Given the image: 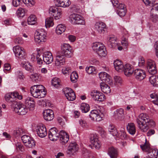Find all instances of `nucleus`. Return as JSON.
Masks as SVG:
<instances>
[{
  "label": "nucleus",
  "mask_w": 158,
  "mask_h": 158,
  "mask_svg": "<svg viewBox=\"0 0 158 158\" xmlns=\"http://www.w3.org/2000/svg\"><path fill=\"white\" fill-rule=\"evenodd\" d=\"M37 19L35 15H31L28 18L27 22L28 25H33L35 24Z\"/></svg>",
  "instance_id": "nucleus-38"
},
{
  "label": "nucleus",
  "mask_w": 158,
  "mask_h": 158,
  "mask_svg": "<svg viewBox=\"0 0 158 158\" xmlns=\"http://www.w3.org/2000/svg\"><path fill=\"white\" fill-rule=\"evenodd\" d=\"M15 73L17 78L22 81L23 80V78L24 77L22 72L19 71H17L15 72Z\"/></svg>",
  "instance_id": "nucleus-58"
},
{
  "label": "nucleus",
  "mask_w": 158,
  "mask_h": 158,
  "mask_svg": "<svg viewBox=\"0 0 158 158\" xmlns=\"http://www.w3.org/2000/svg\"><path fill=\"white\" fill-rule=\"evenodd\" d=\"M62 14V10L60 8H59L56 13H55V14L53 15H54V19L56 20L60 19L61 17Z\"/></svg>",
  "instance_id": "nucleus-49"
},
{
  "label": "nucleus",
  "mask_w": 158,
  "mask_h": 158,
  "mask_svg": "<svg viewBox=\"0 0 158 158\" xmlns=\"http://www.w3.org/2000/svg\"><path fill=\"white\" fill-rule=\"evenodd\" d=\"M60 80L58 78L55 77L52 81V85L56 88H58L60 85Z\"/></svg>",
  "instance_id": "nucleus-42"
},
{
  "label": "nucleus",
  "mask_w": 158,
  "mask_h": 158,
  "mask_svg": "<svg viewBox=\"0 0 158 158\" xmlns=\"http://www.w3.org/2000/svg\"><path fill=\"white\" fill-rule=\"evenodd\" d=\"M127 128L129 133L132 135H134L136 132V128L134 124L132 123H128Z\"/></svg>",
  "instance_id": "nucleus-33"
},
{
  "label": "nucleus",
  "mask_w": 158,
  "mask_h": 158,
  "mask_svg": "<svg viewBox=\"0 0 158 158\" xmlns=\"http://www.w3.org/2000/svg\"><path fill=\"white\" fill-rule=\"evenodd\" d=\"M64 56L61 54L56 56L55 61V64L56 66H61L64 64L65 59Z\"/></svg>",
  "instance_id": "nucleus-29"
},
{
  "label": "nucleus",
  "mask_w": 158,
  "mask_h": 158,
  "mask_svg": "<svg viewBox=\"0 0 158 158\" xmlns=\"http://www.w3.org/2000/svg\"><path fill=\"white\" fill-rule=\"evenodd\" d=\"M59 8H57L55 6H51L49 9V13H56V11L58 10Z\"/></svg>",
  "instance_id": "nucleus-62"
},
{
  "label": "nucleus",
  "mask_w": 158,
  "mask_h": 158,
  "mask_svg": "<svg viewBox=\"0 0 158 158\" xmlns=\"http://www.w3.org/2000/svg\"><path fill=\"white\" fill-rule=\"evenodd\" d=\"M23 2L27 6H33L35 3L33 0H22Z\"/></svg>",
  "instance_id": "nucleus-59"
},
{
  "label": "nucleus",
  "mask_w": 158,
  "mask_h": 158,
  "mask_svg": "<svg viewBox=\"0 0 158 158\" xmlns=\"http://www.w3.org/2000/svg\"><path fill=\"white\" fill-rule=\"evenodd\" d=\"M113 116L116 119L122 120L124 118L123 109L119 108L116 110L114 112Z\"/></svg>",
  "instance_id": "nucleus-24"
},
{
  "label": "nucleus",
  "mask_w": 158,
  "mask_h": 158,
  "mask_svg": "<svg viewBox=\"0 0 158 158\" xmlns=\"http://www.w3.org/2000/svg\"><path fill=\"white\" fill-rule=\"evenodd\" d=\"M79 147L75 143H70L68 146L67 153L70 155H74L75 153L78 150Z\"/></svg>",
  "instance_id": "nucleus-20"
},
{
  "label": "nucleus",
  "mask_w": 158,
  "mask_h": 158,
  "mask_svg": "<svg viewBox=\"0 0 158 158\" xmlns=\"http://www.w3.org/2000/svg\"><path fill=\"white\" fill-rule=\"evenodd\" d=\"M90 142L91 143L89 145L91 148H95L96 149H98L101 146V143L98 140V136L96 134H91L90 136Z\"/></svg>",
  "instance_id": "nucleus-9"
},
{
  "label": "nucleus",
  "mask_w": 158,
  "mask_h": 158,
  "mask_svg": "<svg viewBox=\"0 0 158 158\" xmlns=\"http://www.w3.org/2000/svg\"><path fill=\"white\" fill-rule=\"evenodd\" d=\"M128 36V35H126L125 37L123 36V37L121 41V44L123 46H124L125 47H127L128 46V42L127 38Z\"/></svg>",
  "instance_id": "nucleus-56"
},
{
  "label": "nucleus",
  "mask_w": 158,
  "mask_h": 158,
  "mask_svg": "<svg viewBox=\"0 0 158 158\" xmlns=\"http://www.w3.org/2000/svg\"><path fill=\"white\" fill-rule=\"evenodd\" d=\"M46 32L43 29L36 30L34 36L35 42L39 44L41 42H45L46 40Z\"/></svg>",
  "instance_id": "nucleus-6"
},
{
  "label": "nucleus",
  "mask_w": 158,
  "mask_h": 158,
  "mask_svg": "<svg viewBox=\"0 0 158 158\" xmlns=\"http://www.w3.org/2000/svg\"><path fill=\"white\" fill-rule=\"evenodd\" d=\"M12 110L18 114L21 115L26 114L28 111L26 106L22 104L15 102L12 106Z\"/></svg>",
  "instance_id": "nucleus-4"
},
{
  "label": "nucleus",
  "mask_w": 158,
  "mask_h": 158,
  "mask_svg": "<svg viewBox=\"0 0 158 158\" xmlns=\"http://www.w3.org/2000/svg\"><path fill=\"white\" fill-rule=\"evenodd\" d=\"M13 51L15 56L18 57L19 59L23 60L25 58V53L23 48L17 45L13 47Z\"/></svg>",
  "instance_id": "nucleus-12"
},
{
  "label": "nucleus",
  "mask_w": 158,
  "mask_h": 158,
  "mask_svg": "<svg viewBox=\"0 0 158 158\" xmlns=\"http://www.w3.org/2000/svg\"><path fill=\"white\" fill-rule=\"evenodd\" d=\"M21 66L25 69L28 71L32 70V66L30 63L26 61H23L21 63Z\"/></svg>",
  "instance_id": "nucleus-36"
},
{
  "label": "nucleus",
  "mask_w": 158,
  "mask_h": 158,
  "mask_svg": "<svg viewBox=\"0 0 158 158\" xmlns=\"http://www.w3.org/2000/svg\"><path fill=\"white\" fill-rule=\"evenodd\" d=\"M91 95L95 100L98 101H102L105 99V96L101 92L97 90H94L91 93Z\"/></svg>",
  "instance_id": "nucleus-15"
},
{
  "label": "nucleus",
  "mask_w": 158,
  "mask_h": 158,
  "mask_svg": "<svg viewBox=\"0 0 158 158\" xmlns=\"http://www.w3.org/2000/svg\"><path fill=\"white\" fill-rule=\"evenodd\" d=\"M147 68L148 72L151 74L153 75L156 73L155 63L154 61L152 60H148L147 62Z\"/></svg>",
  "instance_id": "nucleus-18"
},
{
  "label": "nucleus",
  "mask_w": 158,
  "mask_h": 158,
  "mask_svg": "<svg viewBox=\"0 0 158 158\" xmlns=\"http://www.w3.org/2000/svg\"><path fill=\"white\" fill-rule=\"evenodd\" d=\"M24 133V130L21 128H19L14 131L13 134L15 136L17 137L20 136Z\"/></svg>",
  "instance_id": "nucleus-43"
},
{
  "label": "nucleus",
  "mask_w": 158,
  "mask_h": 158,
  "mask_svg": "<svg viewBox=\"0 0 158 158\" xmlns=\"http://www.w3.org/2000/svg\"><path fill=\"white\" fill-rule=\"evenodd\" d=\"M108 131L111 134L116 137L118 131L114 126L110 125L108 127Z\"/></svg>",
  "instance_id": "nucleus-41"
},
{
  "label": "nucleus",
  "mask_w": 158,
  "mask_h": 158,
  "mask_svg": "<svg viewBox=\"0 0 158 158\" xmlns=\"http://www.w3.org/2000/svg\"><path fill=\"white\" fill-rule=\"evenodd\" d=\"M36 131L38 135L41 138H44L47 135L46 128L43 125L37 127Z\"/></svg>",
  "instance_id": "nucleus-28"
},
{
  "label": "nucleus",
  "mask_w": 158,
  "mask_h": 158,
  "mask_svg": "<svg viewBox=\"0 0 158 158\" xmlns=\"http://www.w3.org/2000/svg\"><path fill=\"white\" fill-rule=\"evenodd\" d=\"M31 78L36 82L40 81L41 79L40 75L36 73L32 74L31 76Z\"/></svg>",
  "instance_id": "nucleus-50"
},
{
  "label": "nucleus",
  "mask_w": 158,
  "mask_h": 158,
  "mask_svg": "<svg viewBox=\"0 0 158 158\" xmlns=\"http://www.w3.org/2000/svg\"><path fill=\"white\" fill-rule=\"evenodd\" d=\"M43 59L44 62L47 64L51 63L53 61V56L52 53L47 51L44 52L43 55Z\"/></svg>",
  "instance_id": "nucleus-23"
},
{
  "label": "nucleus",
  "mask_w": 158,
  "mask_h": 158,
  "mask_svg": "<svg viewBox=\"0 0 158 158\" xmlns=\"http://www.w3.org/2000/svg\"><path fill=\"white\" fill-rule=\"evenodd\" d=\"M127 137L126 133L124 131V129L122 128L119 132H118L117 134L116 135V138H118L122 139H125Z\"/></svg>",
  "instance_id": "nucleus-40"
},
{
  "label": "nucleus",
  "mask_w": 158,
  "mask_h": 158,
  "mask_svg": "<svg viewBox=\"0 0 158 158\" xmlns=\"http://www.w3.org/2000/svg\"><path fill=\"white\" fill-rule=\"evenodd\" d=\"M136 122L138 127L143 132L146 131L150 127H154L155 125L154 121L145 113L140 114L137 118Z\"/></svg>",
  "instance_id": "nucleus-1"
},
{
  "label": "nucleus",
  "mask_w": 158,
  "mask_h": 158,
  "mask_svg": "<svg viewBox=\"0 0 158 158\" xmlns=\"http://www.w3.org/2000/svg\"><path fill=\"white\" fill-rule=\"evenodd\" d=\"M99 77L103 82L109 84L112 83V79L111 77L105 72H101L99 73Z\"/></svg>",
  "instance_id": "nucleus-17"
},
{
  "label": "nucleus",
  "mask_w": 158,
  "mask_h": 158,
  "mask_svg": "<svg viewBox=\"0 0 158 158\" xmlns=\"http://www.w3.org/2000/svg\"><path fill=\"white\" fill-rule=\"evenodd\" d=\"M106 28V26L104 23L101 22H96L94 25V29L95 31L100 34L104 33Z\"/></svg>",
  "instance_id": "nucleus-13"
},
{
  "label": "nucleus",
  "mask_w": 158,
  "mask_h": 158,
  "mask_svg": "<svg viewBox=\"0 0 158 158\" xmlns=\"http://www.w3.org/2000/svg\"><path fill=\"white\" fill-rule=\"evenodd\" d=\"M59 133L57 131V129L55 127L51 128L48 133L49 138L52 141L57 140L59 138Z\"/></svg>",
  "instance_id": "nucleus-19"
},
{
  "label": "nucleus",
  "mask_w": 158,
  "mask_h": 158,
  "mask_svg": "<svg viewBox=\"0 0 158 158\" xmlns=\"http://www.w3.org/2000/svg\"><path fill=\"white\" fill-rule=\"evenodd\" d=\"M16 149L17 151L23 152L25 149L23 145L20 142H17L15 144Z\"/></svg>",
  "instance_id": "nucleus-51"
},
{
  "label": "nucleus",
  "mask_w": 158,
  "mask_h": 158,
  "mask_svg": "<svg viewBox=\"0 0 158 158\" xmlns=\"http://www.w3.org/2000/svg\"><path fill=\"white\" fill-rule=\"evenodd\" d=\"M17 95H18L17 93H16V92H15V95H13L12 97L10 99L9 101H7V102L11 103V104L10 105L11 109H12V106L14 104L15 102L16 103H18L17 102L16 100H17V98H16V96H17Z\"/></svg>",
  "instance_id": "nucleus-48"
},
{
  "label": "nucleus",
  "mask_w": 158,
  "mask_h": 158,
  "mask_svg": "<svg viewBox=\"0 0 158 158\" xmlns=\"http://www.w3.org/2000/svg\"><path fill=\"white\" fill-rule=\"evenodd\" d=\"M71 3L69 0H56V5L58 6L65 8L69 6Z\"/></svg>",
  "instance_id": "nucleus-30"
},
{
  "label": "nucleus",
  "mask_w": 158,
  "mask_h": 158,
  "mask_svg": "<svg viewBox=\"0 0 158 158\" xmlns=\"http://www.w3.org/2000/svg\"><path fill=\"white\" fill-rule=\"evenodd\" d=\"M43 114L44 119L47 121H51L54 118L53 112L51 109L45 110L43 111Z\"/></svg>",
  "instance_id": "nucleus-22"
},
{
  "label": "nucleus",
  "mask_w": 158,
  "mask_h": 158,
  "mask_svg": "<svg viewBox=\"0 0 158 158\" xmlns=\"http://www.w3.org/2000/svg\"><path fill=\"white\" fill-rule=\"evenodd\" d=\"M111 1L113 6L118 9L117 11V14L121 17L125 16L126 11L124 8V5L121 3L118 4V0H111Z\"/></svg>",
  "instance_id": "nucleus-7"
},
{
  "label": "nucleus",
  "mask_w": 158,
  "mask_h": 158,
  "mask_svg": "<svg viewBox=\"0 0 158 158\" xmlns=\"http://www.w3.org/2000/svg\"><path fill=\"white\" fill-rule=\"evenodd\" d=\"M80 108L83 113H86L89 110L90 107L88 104L82 103L81 105Z\"/></svg>",
  "instance_id": "nucleus-44"
},
{
  "label": "nucleus",
  "mask_w": 158,
  "mask_h": 158,
  "mask_svg": "<svg viewBox=\"0 0 158 158\" xmlns=\"http://www.w3.org/2000/svg\"><path fill=\"white\" fill-rule=\"evenodd\" d=\"M66 29V27L64 24H60L57 25L56 28V33L58 35H61L64 32Z\"/></svg>",
  "instance_id": "nucleus-37"
},
{
  "label": "nucleus",
  "mask_w": 158,
  "mask_h": 158,
  "mask_svg": "<svg viewBox=\"0 0 158 158\" xmlns=\"http://www.w3.org/2000/svg\"><path fill=\"white\" fill-rule=\"evenodd\" d=\"M62 72L64 74H66L71 72V70L69 68H64L62 70Z\"/></svg>",
  "instance_id": "nucleus-64"
},
{
  "label": "nucleus",
  "mask_w": 158,
  "mask_h": 158,
  "mask_svg": "<svg viewBox=\"0 0 158 158\" xmlns=\"http://www.w3.org/2000/svg\"><path fill=\"white\" fill-rule=\"evenodd\" d=\"M93 50L101 56H105L107 54V51L104 44L101 42H95L92 46Z\"/></svg>",
  "instance_id": "nucleus-3"
},
{
  "label": "nucleus",
  "mask_w": 158,
  "mask_h": 158,
  "mask_svg": "<svg viewBox=\"0 0 158 158\" xmlns=\"http://www.w3.org/2000/svg\"><path fill=\"white\" fill-rule=\"evenodd\" d=\"M36 59L37 63L39 64H41L43 63V55L41 56L39 53H38L36 55Z\"/></svg>",
  "instance_id": "nucleus-55"
},
{
  "label": "nucleus",
  "mask_w": 158,
  "mask_h": 158,
  "mask_svg": "<svg viewBox=\"0 0 158 158\" xmlns=\"http://www.w3.org/2000/svg\"><path fill=\"white\" fill-rule=\"evenodd\" d=\"M148 158H157L158 155V150L151 148L148 152Z\"/></svg>",
  "instance_id": "nucleus-34"
},
{
  "label": "nucleus",
  "mask_w": 158,
  "mask_h": 158,
  "mask_svg": "<svg viewBox=\"0 0 158 158\" xmlns=\"http://www.w3.org/2000/svg\"><path fill=\"white\" fill-rule=\"evenodd\" d=\"M149 80L150 83L153 86H156L158 85V76H152L149 77Z\"/></svg>",
  "instance_id": "nucleus-39"
},
{
  "label": "nucleus",
  "mask_w": 158,
  "mask_h": 158,
  "mask_svg": "<svg viewBox=\"0 0 158 158\" xmlns=\"http://www.w3.org/2000/svg\"><path fill=\"white\" fill-rule=\"evenodd\" d=\"M114 84L117 85H121L123 83L122 78L120 77L116 76L114 77Z\"/></svg>",
  "instance_id": "nucleus-47"
},
{
  "label": "nucleus",
  "mask_w": 158,
  "mask_h": 158,
  "mask_svg": "<svg viewBox=\"0 0 158 158\" xmlns=\"http://www.w3.org/2000/svg\"><path fill=\"white\" fill-rule=\"evenodd\" d=\"M53 19L52 17L47 18L45 20V25L46 28L49 27L53 26L54 23L53 22Z\"/></svg>",
  "instance_id": "nucleus-46"
},
{
  "label": "nucleus",
  "mask_w": 158,
  "mask_h": 158,
  "mask_svg": "<svg viewBox=\"0 0 158 158\" xmlns=\"http://www.w3.org/2000/svg\"><path fill=\"white\" fill-rule=\"evenodd\" d=\"M114 66L115 69L119 72L123 71L124 65L122 61L119 60H116L114 61Z\"/></svg>",
  "instance_id": "nucleus-31"
},
{
  "label": "nucleus",
  "mask_w": 158,
  "mask_h": 158,
  "mask_svg": "<svg viewBox=\"0 0 158 158\" xmlns=\"http://www.w3.org/2000/svg\"><path fill=\"white\" fill-rule=\"evenodd\" d=\"M133 74L135 78L139 81L143 80L146 77L145 71L140 69H137L135 70Z\"/></svg>",
  "instance_id": "nucleus-14"
},
{
  "label": "nucleus",
  "mask_w": 158,
  "mask_h": 158,
  "mask_svg": "<svg viewBox=\"0 0 158 158\" xmlns=\"http://www.w3.org/2000/svg\"><path fill=\"white\" fill-rule=\"evenodd\" d=\"M146 140V142L144 144L141 145L140 147L143 151L148 152L151 148L150 147L149 143H147Z\"/></svg>",
  "instance_id": "nucleus-45"
},
{
  "label": "nucleus",
  "mask_w": 158,
  "mask_h": 158,
  "mask_svg": "<svg viewBox=\"0 0 158 158\" xmlns=\"http://www.w3.org/2000/svg\"><path fill=\"white\" fill-rule=\"evenodd\" d=\"M100 86L102 90L104 93L109 94L111 91L110 87L104 82H101L100 84Z\"/></svg>",
  "instance_id": "nucleus-35"
},
{
  "label": "nucleus",
  "mask_w": 158,
  "mask_h": 158,
  "mask_svg": "<svg viewBox=\"0 0 158 158\" xmlns=\"http://www.w3.org/2000/svg\"><path fill=\"white\" fill-rule=\"evenodd\" d=\"M103 116L102 113L98 109L92 110L89 114V117L91 120L96 121L102 120Z\"/></svg>",
  "instance_id": "nucleus-8"
},
{
  "label": "nucleus",
  "mask_w": 158,
  "mask_h": 158,
  "mask_svg": "<svg viewBox=\"0 0 158 158\" xmlns=\"http://www.w3.org/2000/svg\"><path fill=\"white\" fill-rule=\"evenodd\" d=\"M95 70L94 67L93 66H89L86 68V71L88 74H91Z\"/></svg>",
  "instance_id": "nucleus-61"
},
{
  "label": "nucleus",
  "mask_w": 158,
  "mask_h": 158,
  "mask_svg": "<svg viewBox=\"0 0 158 158\" xmlns=\"http://www.w3.org/2000/svg\"><path fill=\"white\" fill-rule=\"evenodd\" d=\"M151 12L153 14L158 15V3L155 4L152 9Z\"/></svg>",
  "instance_id": "nucleus-53"
},
{
  "label": "nucleus",
  "mask_w": 158,
  "mask_h": 158,
  "mask_svg": "<svg viewBox=\"0 0 158 158\" xmlns=\"http://www.w3.org/2000/svg\"><path fill=\"white\" fill-rule=\"evenodd\" d=\"M18 16L20 17H23L25 15V11L23 8H19L17 11Z\"/></svg>",
  "instance_id": "nucleus-57"
},
{
  "label": "nucleus",
  "mask_w": 158,
  "mask_h": 158,
  "mask_svg": "<svg viewBox=\"0 0 158 158\" xmlns=\"http://www.w3.org/2000/svg\"><path fill=\"white\" fill-rule=\"evenodd\" d=\"M70 79L72 81L75 82L78 78L77 73L75 72H73L70 75Z\"/></svg>",
  "instance_id": "nucleus-52"
},
{
  "label": "nucleus",
  "mask_w": 158,
  "mask_h": 158,
  "mask_svg": "<svg viewBox=\"0 0 158 158\" xmlns=\"http://www.w3.org/2000/svg\"><path fill=\"white\" fill-rule=\"evenodd\" d=\"M108 154L111 158H117L118 155L117 149L113 147L109 148L108 151Z\"/></svg>",
  "instance_id": "nucleus-32"
},
{
  "label": "nucleus",
  "mask_w": 158,
  "mask_h": 158,
  "mask_svg": "<svg viewBox=\"0 0 158 158\" xmlns=\"http://www.w3.org/2000/svg\"><path fill=\"white\" fill-rule=\"evenodd\" d=\"M14 42L16 44H21L23 43V41L22 39L20 37L16 38Z\"/></svg>",
  "instance_id": "nucleus-63"
},
{
  "label": "nucleus",
  "mask_w": 158,
  "mask_h": 158,
  "mask_svg": "<svg viewBox=\"0 0 158 158\" xmlns=\"http://www.w3.org/2000/svg\"><path fill=\"white\" fill-rule=\"evenodd\" d=\"M150 19L154 23H156L158 21V15L153 14L151 12Z\"/></svg>",
  "instance_id": "nucleus-54"
},
{
  "label": "nucleus",
  "mask_w": 158,
  "mask_h": 158,
  "mask_svg": "<svg viewBox=\"0 0 158 158\" xmlns=\"http://www.w3.org/2000/svg\"><path fill=\"white\" fill-rule=\"evenodd\" d=\"M22 0H13L12 4L15 7H17L22 4Z\"/></svg>",
  "instance_id": "nucleus-60"
},
{
  "label": "nucleus",
  "mask_w": 158,
  "mask_h": 158,
  "mask_svg": "<svg viewBox=\"0 0 158 158\" xmlns=\"http://www.w3.org/2000/svg\"><path fill=\"white\" fill-rule=\"evenodd\" d=\"M30 91L31 95L36 98H44L46 94L44 87L41 85H35L32 86L30 88Z\"/></svg>",
  "instance_id": "nucleus-2"
},
{
  "label": "nucleus",
  "mask_w": 158,
  "mask_h": 158,
  "mask_svg": "<svg viewBox=\"0 0 158 158\" xmlns=\"http://www.w3.org/2000/svg\"><path fill=\"white\" fill-rule=\"evenodd\" d=\"M26 106L30 110H33L35 106V102L32 98L28 97L27 98L25 102Z\"/></svg>",
  "instance_id": "nucleus-25"
},
{
  "label": "nucleus",
  "mask_w": 158,
  "mask_h": 158,
  "mask_svg": "<svg viewBox=\"0 0 158 158\" xmlns=\"http://www.w3.org/2000/svg\"><path fill=\"white\" fill-rule=\"evenodd\" d=\"M70 22L73 24H80L84 25L85 22L84 18L80 15L75 13L70 15L69 16Z\"/></svg>",
  "instance_id": "nucleus-5"
},
{
  "label": "nucleus",
  "mask_w": 158,
  "mask_h": 158,
  "mask_svg": "<svg viewBox=\"0 0 158 158\" xmlns=\"http://www.w3.org/2000/svg\"><path fill=\"white\" fill-rule=\"evenodd\" d=\"M21 139L25 146L29 148H33L35 145V142L33 139L28 135H23L21 137Z\"/></svg>",
  "instance_id": "nucleus-10"
},
{
  "label": "nucleus",
  "mask_w": 158,
  "mask_h": 158,
  "mask_svg": "<svg viewBox=\"0 0 158 158\" xmlns=\"http://www.w3.org/2000/svg\"><path fill=\"white\" fill-rule=\"evenodd\" d=\"M59 138L60 142L63 144L67 143L69 139V137L68 134L63 131H60Z\"/></svg>",
  "instance_id": "nucleus-27"
},
{
  "label": "nucleus",
  "mask_w": 158,
  "mask_h": 158,
  "mask_svg": "<svg viewBox=\"0 0 158 158\" xmlns=\"http://www.w3.org/2000/svg\"><path fill=\"white\" fill-rule=\"evenodd\" d=\"M134 71L133 66L129 64H125L123 70L124 74L128 77L130 76L133 74Z\"/></svg>",
  "instance_id": "nucleus-21"
},
{
  "label": "nucleus",
  "mask_w": 158,
  "mask_h": 158,
  "mask_svg": "<svg viewBox=\"0 0 158 158\" xmlns=\"http://www.w3.org/2000/svg\"><path fill=\"white\" fill-rule=\"evenodd\" d=\"M107 44L110 48H114L118 47L116 39L114 35H111L107 38Z\"/></svg>",
  "instance_id": "nucleus-26"
},
{
  "label": "nucleus",
  "mask_w": 158,
  "mask_h": 158,
  "mask_svg": "<svg viewBox=\"0 0 158 158\" xmlns=\"http://www.w3.org/2000/svg\"><path fill=\"white\" fill-rule=\"evenodd\" d=\"M61 54L68 57H71L72 53V48L68 44H64L61 46Z\"/></svg>",
  "instance_id": "nucleus-11"
},
{
  "label": "nucleus",
  "mask_w": 158,
  "mask_h": 158,
  "mask_svg": "<svg viewBox=\"0 0 158 158\" xmlns=\"http://www.w3.org/2000/svg\"><path fill=\"white\" fill-rule=\"evenodd\" d=\"M63 92L67 99L69 101H73L76 98V95L72 89L69 88L64 89Z\"/></svg>",
  "instance_id": "nucleus-16"
}]
</instances>
